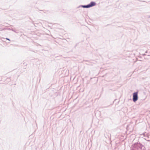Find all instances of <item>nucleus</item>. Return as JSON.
Here are the masks:
<instances>
[{
  "instance_id": "f257e3e1",
  "label": "nucleus",
  "mask_w": 150,
  "mask_h": 150,
  "mask_svg": "<svg viewBox=\"0 0 150 150\" xmlns=\"http://www.w3.org/2000/svg\"><path fill=\"white\" fill-rule=\"evenodd\" d=\"M96 4L94 2H91L89 4L86 6H82V7L84 8H88L93 6H94L96 5Z\"/></svg>"
},
{
  "instance_id": "7ed1b4c3",
  "label": "nucleus",
  "mask_w": 150,
  "mask_h": 150,
  "mask_svg": "<svg viewBox=\"0 0 150 150\" xmlns=\"http://www.w3.org/2000/svg\"><path fill=\"white\" fill-rule=\"evenodd\" d=\"M6 39L8 40H9V39H8L6 38Z\"/></svg>"
},
{
  "instance_id": "f03ea898",
  "label": "nucleus",
  "mask_w": 150,
  "mask_h": 150,
  "mask_svg": "<svg viewBox=\"0 0 150 150\" xmlns=\"http://www.w3.org/2000/svg\"><path fill=\"white\" fill-rule=\"evenodd\" d=\"M133 101L135 102L138 99V93L137 92L134 93L133 94Z\"/></svg>"
}]
</instances>
